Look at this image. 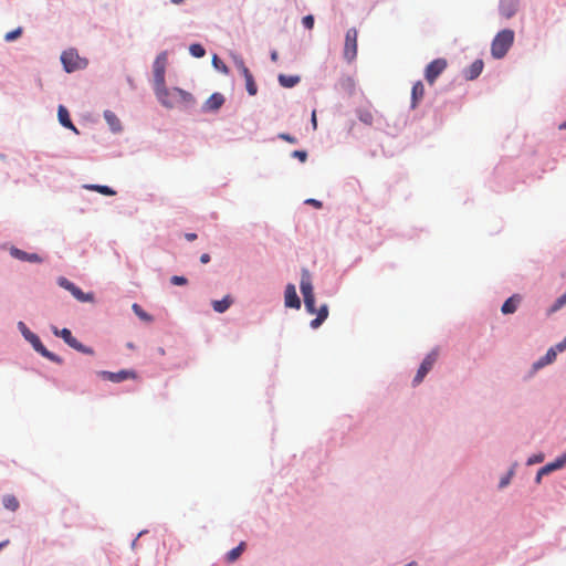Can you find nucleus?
<instances>
[{
  "label": "nucleus",
  "mask_w": 566,
  "mask_h": 566,
  "mask_svg": "<svg viewBox=\"0 0 566 566\" xmlns=\"http://www.w3.org/2000/svg\"><path fill=\"white\" fill-rule=\"evenodd\" d=\"M544 461V454L543 453H538V454H534L532 457H530L527 459V465H533V464H536V463H541Z\"/></svg>",
  "instance_id": "36"
},
{
  "label": "nucleus",
  "mask_w": 566,
  "mask_h": 566,
  "mask_svg": "<svg viewBox=\"0 0 566 566\" xmlns=\"http://www.w3.org/2000/svg\"><path fill=\"white\" fill-rule=\"evenodd\" d=\"M134 313L143 321L150 322L151 316L147 314L137 303H134L132 306Z\"/></svg>",
  "instance_id": "31"
},
{
  "label": "nucleus",
  "mask_w": 566,
  "mask_h": 566,
  "mask_svg": "<svg viewBox=\"0 0 566 566\" xmlns=\"http://www.w3.org/2000/svg\"><path fill=\"white\" fill-rule=\"evenodd\" d=\"M359 119L367 125H371L373 124V114L368 111H363L359 113Z\"/></svg>",
  "instance_id": "35"
},
{
  "label": "nucleus",
  "mask_w": 566,
  "mask_h": 566,
  "mask_svg": "<svg viewBox=\"0 0 566 566\" xmlns=\"http://www.w3.org/2000/svg\"><path fill=\"white\" fill-rule=\"evenodd\" d=\"M156 95L159 102L168 108L175 107L179 102H192L191 94L176 87L168 91L165 84L163 86H156Z\"/></svg>",
  "instance_id": "1"
},
{
  "label": "nucleus",
  "mask_w": 566,
  "mask_h": 566,
  "mask_svg": "<svg viewBox=\"0 0 566 566\" xmlns=\"http://www.w3.org/2000/svg\"><path fill=\"white\" fill-rule=\"evenodd\" d=\"M2 504L6 509L14 512L19 507V501L13 495H6L2 500Z\"/></svg>",
  "instance_id": "28"
},
{
  "label": "nucleus",
  "mask_w": 566,
  "mask_h": 566,
  "mask_svg": "<svg viewBox=\"0 0 566 566\" xmlns=\"http://www.w3.org/2000/svg\"><path fill=\"white\" fill-rule=\"evenodd\" d=\"M511 474L512 473H510L509 475L501 479L500 484H499L500 488H504L510 483Z\"/></svg>",
  "instance_id": "44"
},
{
  "label": "nucleus",
  "mask_w": 566,
  "mask_h": 566,
  "mask_svg": "<svg viewBox=\"0 0 566 566\" xmlns=\"http://www.w3.org/2000/svg\"><path fill=\"white\" fill-rule=\"evenodd\" d=\"M521 297L518 295H513L509 297L501 307L503 314H513L520 304Z\"/></svg>",
  "instance_id": "20"
},
{
  "label": "nucleus",
  "mask_w": 566,
  "mask_h": 566,
  "mask_svg": "<svg viewBox=\"0 0 566 566\" xmlns=\"http://www.w3.org/2000/svg\"><path fill=\"white\" fill-rule=\"evenodd\" d=\"M52 332L55 336L61 337L70 347L73 349L81 352L86 355H93L94 350L91 347H87L80 343L75 337H73L71 331L69 328L59 329L57 327H52Z\"/></svg>",
  "instance_id": "5"
},
{
  "label": "nucleus",
  "mask_w": 566,
  "mask_h": 566,
  "mask_svg": "<svg viewBox=\"0 0 566 566\" xmlns=\"http://www.w3.org/2000/svg\"><path fill=\"white\" fill-rule=\"evenodd\" d=\"M86 188L91 189V190H94V191H97V192H99L102 195H105V196H114L116 193L108 186L91 185V186H86Z\"/></svg>",
  "instance_id": "29"
},
{
  "label": "nucleus",
  "mask_w": 566,
  "mask_h": 566,
  "mask_svg": "<svg viewBox=\"0 0 566 566\" xmlns=\"http://www.w3.org/2000/svg\"><path fill=\"white\" fill-rule=\"evenodd\" d=\"M302 23L306 29L312 30L314 28V17L312 14L305 15Z\"/></svg>",
  "instance_id": "37"
},
{
  "label": "nucleus",
  "mask_w": 566,
  "mask_h": 566,
  "mask_svg": "<svg viewBox=\"0 0 566 566\" xmlns=\"http://www.w3.org/2000/svg\"><path fill=\"white\" fill-rule=\"evenodd\" d=\"M237 69L240 71L242 76L245 80V87L250 95H255L258 93V86L254 82L253 75L250 70L247 67L242 60L235 62Z\"/></svg>",
  "instance_id": "12"
},
{
  "label": "nucleus",
  "mask_w": 566,
  "mask_h": 566,
  "mask_svg": "<svg viewBox=\"0 0 566 566\" xmlns=\"http://www.w3.org/2000/svg\"><path fill=\"white\" fill-rule=\"evenodd\" d=\"M305 203L314 206L315 208H322V202L316 199H307Z\"/></svg>",
  "instance_id": "43"
},
{
  "label": "nucleus",
  "mask_w": 566,
  "mask_h": 566,
  "mask_svg": "<svg viewBox=\"0 0 566 566\" xmlns=\"http://www.w3.org/2000/svg\"><path fill=\"white\" fill-rule=\"evenodd\" d=\"M212 64L213 66L221 71L222 73L227 74L228 73V67L227 65L218 57V55H213L212 57Z\"/></svg>",
  "instance_id": "33"
},
{
  "label": "nucleus",
  "mask_w": 566,
  "mask_h": 566,
  "mask_svg": "<svg viewBox=\"0 0 566 566\" xmlns=\"http://www.w3.org/2000/svg\"><path fill=\"white\" fill-rule=\"evenodd\" d=\"M11 255L18 260H21V261H28V262H32V263H40L42 262V259L40 258L39 254L36 253H28L25 251H22L20 249H17V248H12L11 249Z\"/></svg>",
  "instance_id": "14"
},
{
  "label": "nucleus",
  "mask_w": 566,
  "mask_h": 566,
  "mask_svg": "<svg viewBox=\"0 0 566 566\" xmlns=\"http://www.w3.org/2000/svg\"><path fill=\"white\" fill-rule=\"evenodd\" d=\"M437 359H438V352L437 350H432L431 353H429L424 357L423 361L421 363V365H420V367H419V369L417 371V375L413 378V385L415 386L419 385L423 380L426 375L433 367V365L437 361Z\"/></svg>",
  "instance_id": "9"
},
{
  "label": "nucleus",
  "mask_w": 566,
  "mask_h": 566,
  "mask_svg": "<svg viewBox=\"0 0 566 566\" xmlns=\"http://www.w3.org/2000/svg\"><path fill=\"white\" fill-rule=\"evenodd\" d=\"M424 96V86L421 81L413 84L411 90V106L415 108Z\"/></svg>",
  "instance_id": "17"
},
{
  "label": "nucleus",
  "mask_w": 566,
  "mask_h": 566,
  "mask_svg": "<svg viewBox=\"0 0 566 566\" xmlns=\"http://www.w3.org/2000/svg\"><path fill=\"white\" fill-rule=\"evenodd\" d=\"M311 122H312L313 128L316 129L317 128L316 111L312 112Z\"/></svg>",
  "instance_id": "46"
},
{
  "label": "nucleus",
  "mask_w": 566,
  "mask_h": 566,
  "mask_svg": "<svg viewBox=\"0 0 566 566\" xmlns=\"http://www.w3.org/2000/svg\"><path fill=\"white\" fill-rule=\"evenodd\" d=\"M502 14L506 18H511L513 14H514V10L513 9H504L502 8Z\"/></svg>",
  "instance_id": "45"
},
{
  "label": "nucleus",
  "mask_w": 566,
  "mask_h": 566,
  "mask_svg": "<svg viewBox=\"0 0 566 566\" xmlns=\"http://www.w3.org/2000/svg\"><path fill=\"white\" fill-rule=\"evenodd\" d=\"M357 36L358 32L355 28L347 30L344 44V57L348 62L354 61L357 56Z\"/></svg>",
  "instance_id": "7"
},
{
  "label": "nucleus",
  "mask_w": 566,
  "mask_h": 566,
  "mask_svg": "<svg viewBox=\"0 0 566 566\" xmlns=\"http://www.w3.org/2000/svg\"><path fill=\"white\" fill-rule=\"evenodd\" d=\"M559 128L560 129H566V120L563 124L559 125Z\"/></svg>",
  "instance_id": "53"
},
{
  "label": "nucleus",
  "mask_w": 566,
  "mask_h": 566,
  "mask_svg": "<svg viewBox=\"0 0 566 566\" xmlns=\"http://www.w3.org/2000/svg\"><path fill=\"white\" fill-rule=\"evenodd\" d=\"M300 287H301V292L303 294V297H306V296H310V295H314V293H313V285H312V282H311L310 273L307 271H305V270L302 273V279H301Z\"/></svg>",
  "instance_id": "18"
},
{
  "label": "nucleus",
  "mask_w": 566,
  "mask_h": 566,
  "mask_svg": "<svg viewBox=\"0 0 566 566\" xmlns=\"http://www.w3.org/2000/svg\"><path fill=\"white\" fill-rule=\"evenodd\" d=\"M57 284L67 290L77 301L80 302H92L93 301V294L91 293H84L81 291L80 287H77L74 283L69 281L67 279L61 276L57 279Z\"/></svg>",
  "instance_id": "8"
},
{
  "label": "nucleus",
  "mask_w": 566,
  "mask_h": 566,
  "mask_svg": "<svg viewBox=\"0 0 566 566\" xmlns=\"http://www.w3.org/2000/svg\"><path fill=\"white\" fill-rule=\"evenodd\" d=\"M233 300L231 298V296L227 295L220 301H213L212 307L218 313H224L231 306Z\"/></svg>",
  "instance_id": "25"
},
{
  "label": "nucleus",
  "mask_w": 566,
  "mask_h": 566,
  "mask_svg": "<svg viewBox=\"0 0 566 566\" xmlns=\"http://www.w3.org/2000/svg\"><path fill=\"white\" fill-rule=\"evenodd\" d=\"M556 356H557V353H556V349L551 347L547 353L545 354V356H543L542 358H539L535 364H534V367L535 368H541V367H544L551 363H553L555 359H556Z\"/></svg>",
  "instance_id": "22"
},
{
  "label": "nucleus",
  "mask_w": 566,
  "mask_h": 566,
  "mask_svg": "<svg viewBox=\"0 0 566 566\" xmlns=\"http://www.w3.org/2000/svg\"><path fill=\"white\" fill-rule=\"evenodd\" d=\"M277 80H279V83L283 87H286V88L294 87L301 81L298 75H285V74H280Z\"/></svg>",
  "instance_id": "23"
},
{
  "label": "nucleus",
  "mask_w": 566,
  "mask_h": 566,
  "mask_svg": "<svg viewBox=\"0 0 566 566\" xmlns=\"http://www.w3.org/2000/svg\"><path fill=\"white\" fill-rule=\"evenodd\" d=\"M566 464V452L555 461L547 463L541 468V473L548 474L555 470L562 469Z\"/></svg>",
  "instance_id": "19"
},
{
  "label": "nucleus",
  "mask_w": 566,
  "mask_h": 566,
  "mask_svg": "<svg viewBox=\"0 0 566 566\" xmlns=\"http://www.w3.org/2000/svg\"><path fill=\"white\" fill-rule=\"evenodd\" d=\"M18 328L21 332V334L23 335V337L32 345V347L34 348L35 352H38L43 357L48 358L49 360H51L53 363L62 364V361H63L62 358L59 357L57 355H55L54 353L48 350L43 346L39 336L35 335L34 333H32L23 322L18 323Z\"/></svg>",
  "instance_id": "2"
},
{
  "label": "nucleus",
  "mask_w": 566,
  "mask_h": 566,
  "mask_svg": "<svg viewBox=\"0 0 566 566\" xmlns=\"http://www.w3.org/2000/svg\"><path fill=\"white\" fill-rule=\"evenodd\" d=\"M557 352H564L566 349V337L554 347Z\"/></svg>",
  "instance_id": "42"
},
{
  "label": "nucleus",
  "mask_w": 566,
  "mask_h": 566,
  "mask_svg": "<svg viewBox=\"0 0 566 566\" xmlns=\"http://www.w3.org/2000/svg\"><path fill=\"white\" fill-rule=\"evenodd\" d=\"M483 70V61L482 60H475L469 69L465 71V78L467 80H474L476 78Z\"/></svg>",
  "instance_id": "21"
},
{
  "label": "nucleus",
  "mask_w": 566,
  "mask_h": 566,
  "mask_svg": "<svg viewBox=\"0 0 566 566\" xmlns=\"http://www.w3.org/2000/svg\"><path fill=\"white\" fill-rule=\"evenodd\" d=\"M292 156L304 163L307 159V153L305 150H294Z\"/></svg>",
  "instance_id": "40"
},
{
  "label": "nucleus",
  "mask_w": 566,
  "mask_h": 566,
  "mask_svg": "<svg viewBox=\"0 0 566 566\" xmlns=\"http://www.w3.org/2000/svg\"><path fill=\"white\" fill-rule=\"evenodd\" d=\"M167 65V53L161 52L157 55L154 62V81L155 86H163L165 84V72Z\"/></svg>",
  "instance_id": "10"
},
{
  "label": "nucleus",
  "mask_w": 566,
  "mask_h": 566,
  "mask_svg": "<svg viewBox=\"0 0 566 566\" xmlns=\"http://www.w3.org/2000/svg\"><path fill=\"white\" fill-rule=\"evenodd\" d=\"M104 118L113 132H119L122 129L120 120L112 111H105Z\"/></svg>",
  "instance_id": "24"
},
{
  "label": "nucleus",
  "mask_w": 566,
  "mask_h": 566,
  "mask_svg": "<svg viewBox=\"0 0 566 566\" xmlns=\"http://www.w3.org/2000/svg\"><path fill=\"white\" fill-rule=\"evenodd\" d=\"M285 306L293 307V308H300L301 307V301L297 296L296 289L293 284H289L285 289Z\"/></svg>",
  "instance_id": "13"
},
{
  "label": "nucleus",
  "mask_w": 566,
  "mask_h": 566,
  "mask_svg": "<svg viewBox=\"0 0 566 566\" xmlns=\"http://www.w3.org/2000/svg\"><path fill=\"white\" fill-rule=\"evenodd\" d=\"M566 304V292L556 300L554 306H553V311H557L559 308H562L564 305Z\"/></svg>",
  "instance_id": "39"
},
{
  "label": "nucleus",
  "mask_w": 566,
  "mask_h": 566,
  "mask_svg": "<svg viewBox=\"0 0 566 566\" xmlns=\"http://www.w3.org/2000/svg\"><path fill=\"white\" fill-rule=\"evenodd\" d=\"M8 543H9V541L1 542V543H0V549H1L2 547H4Z\"/></svg>",
  "instance_id": "51"
},
{
  "label": "nucleus",
  "mask_w": 566,
  "mask_h": 566,
  "mask_svg": "<svg viewBox=\"0 0 566 566\" xmlns=\"http://www.w3.org/2000/svg\"><path fill=\"white\" fill-rule=\"evenodd\" d=\"M175 4H180L184 0H170Z\"/></svg>",
  "instance_id": "52"
},
{
  "label": "nucleus",
  "mask_w": 566,
  "mask_h": 566,
  "mask_svg": "<svg viewBox=\"0 0 566 566\" xmlns=\"http://www.w3.org/2000/svg\"><path fill=\"white\" fill-rule=\"evenodd\" d=\"M170 282L174 285H186L188 281L185 276L174 275L171 276Z\"/></svg>",
  "instance_id": "38"
},
{
  "label": "nucleus",
  "mask_w": 566,
  "mask_h": 566,
  "mask_svg": "<svg viewBox=\"0 0 566 566\" xmlns=\"http://www.w3.org/2000/svg\"><path fill=\"white\" fill-rule=\"evenodd\" d=\"M317 317L314 318L311 322L312 328H317L322 325V323L327 318L328 316V307L326 304L322 305L318 311H316Z\"/></svg>",
  "instance_id": "26"
},
{
  "label": "nucleus",
  "mask_w": 566,
  "mask_h": 566,
  "mask_svg": "<svg viewBox=\"0 0 566 566\" xmlns=\"http://www.w3.org/2000/svg\"><path fill=\"white\" fill-rule=\"evenodd\" d=\"M186 239L188 241H193L197 239V234L196 233H186Z\"/></svg>",
  "instance_id": "48"
},
{
  "label": "nucleus",
  "mask_w": 566,
  "mask_h": 566,
  "mask_svg": "<svg viewBox=\"0 0 566 566\" xmlns=\"http://www.w3.org/2000/svg\"><path fill=\"white\" fill-rule=\"evenodd\" d=\"M277 59H279V54H277V52H276V51H273V52L271 53V60H272L273 62H276V61H277Z\"/></svg>",
  "instance_id": "50"
},
{
  "label": "nucleus",
  "mask_w": 566,
  "mask_h": 566,
  "mask_svg": "<svg viewBox=\"0 0 566 566\" xmlns=\"http://www.w3.org/2000/svg\"><path fill=\"white\" fill-rule=\"evenodd\" d=\"M21 34H22V28H17L15 30H12V31L8 32L4 35V40L7 42H11V41L17 40Z\"/></svg>",
  "instance_id": "34"
},
{
  "label": "nucleus",
  "mask_w": 566,
  "mask_h": 566,
  "mask_svg": "<svg viewBox=\"0 0 566 566\" xmlns=\"http://www.w3.org/2000/svg\"><path fill=\"white\" fill-rule=\"evenodd\" d=\"M514 42V32L510 29L499 32L492 41L491 53L495 59L505 56Z\"/></svg>",
  "instance_id": "3"
},
{
  "label": "nucleus",
  "mask_w": 566,
  "mask_h": 566,
  "mask_svg": "<svg viewBox=\"0 0 566 566\" xmlns=\"http://www.w3.org/2000/svg\"><path fill=\"white\" fill-rule=\"evenodd\" d=\"M448 66V61L443 57H439L430 62L424 70L426 81L432 85L436 80L444 72Z\"/></svg>",
  "instance_id": "6"
},
{
  "label": "nucleus",
  "mask_w": 566,
  "mask_h": 566,
  "mask_svg": "<svg viewBox=\"0 0 566 566\" xmlns=\"http://www.w3.org/2000/svg\"><path fill=\"white\" fill-rule=\"evenodd\" d=\"M279 138L290 143V144H296L297 143V139L294 137V136H291L290 134H286V133H281L279 135Z\"/></svg>",
  "instance_id": "41"
},
{
  "label": "nucleus",
  "mask_w": 566,
  "mask_h": 566,
  "mask_svg": "<svg viewBox=\"0 0 566 566\" xmlns=\"http://www.w3.org/2000/svg\"><path fill=\"white\" fill-rule=\"evenodd\" d=\"M200 261L201 263L206 264L210 261V255L208 253H203L201 256H200Z\"/></svg>",
  "instance_id": "47"
},
{
  "label": "nucleus",
  "mask_w": 566,
  "mask_h": 566,
  "mask_svg": "<svg viewBox=\"0 0 566 566\" xmlns=\"http://www.w3.org/2000/svg\"><path fill=\"white\" fill-rule=\"evenodd\" d=\"M224 103V97L220 93H213L205 103V109L218 111Z\"/></svg>",
  "instance_id": "15"
},
{
  "label": "nucleus",
  "mask_w": 566,
  "mask_h": 566,
  "mask_svg": "<svg viewBox=\"0 0 566 566\" xmlns=\"http://www.w3.org/2000/svg\"><path fill=\"white\" fill-rule=\"evenodd\" d=\"M61 62L67 73L86 67L87 61L81 57L76 50L70 49L61 55Z\"/></svg>",
  "instance_id": "4"
},
{
  "label": "nucleus",
  "mask_w": 566,
  "mask_h": 566,
  "mask_svg": "<svg viewBox=\"0 0 566 566\" xmlns=\"http://www.w3.org/2000/svg\"><path fill=\"white\" fill-rule=\"evenodd\" d=\"M244 547H245V543L244 542H241L237 547L232 548L228 554H227V560L229 563H233L235 562L240 555L242 554V552L244 551Z\"/></svg>",
  "instance_id": "27"
},
{
  "label": "nucleus",
  "mask_w": 566,
  "mask_h": 566,
  "mask_svg": "<svg viewBox=\"0 0 566 566\" xmlns=\"http://www.w3.org/2000/svg\"><path fill=\"white\" fill-rule=\"evenodd\" d=\"M57 117H59V122L61 123L62 126L70 128L72 130H74L75 133H77L76 127L73 125V123L70 118L69 111L63 105H60L57 108Z\"/></svg>",
  "instance_id": "16"
},
{
  "label": "nucleus",
  "mask_w": 566,
  "mask_h": 566,
  "mask_svg": "<svg viewBox=\"0 0 566 566\" xmlns=\"http://www.w3.org/2000/svg\"><path fill=\"white\" fill-rule=\"evenodd\" d=\"M543 475H545V473H541V469H539L536 474L535 482L541 483Z\"/></svg>",
  "instance_id": "49"
},
{
  "label": "nucleus",
  "mask_w": 566,
  "mask_h": 566,
  "mask_svg": "<svg viewBox=\"0 0 566 566\" xmlns=\"http://www.w3.org/2000/svg\"><path fill=\"white\" fill-rule=\"evenodd\" d=\"M304 304H305V308H306V311L308 313H311V314H315L316 313L315 296L314 295H310V296L304 297Z\"/></svg>",
  "instance_id": "32"
},
{
  "label": "nucleus",
  "mask_w": 566,
  "mask_h": 566,
  "mask_svg": "<svg viewBox=\"0 0 566 566\" xmlns=\"http://www.w3.org/2000/svg\"><path fill=\"white\" fill-rule=\"evenodd\" d=\"M97 375L108 381L112 382H122L127 379H135L137 377L136 373L134 370H119L117 373L107 371V370H101L97 373Z\"/></svg>",
  "instance_id": "11"
},
{
  "label": "nucleus",
  "mask_w": 566,
  "mask_h": 566,
  "mask_svg": "<svg viewBox=\"0 0 566 566\" xmlns=\"http://www.w3.org/2000/svg\"><path fill=\"white\" fill-rule=\"evenodd\" d=\"M189 52L195 57H203L206 54L205 48L199 43H193L189 46Z\"/></svg>",
  "instance_id": "30"
}]
</instances>
